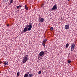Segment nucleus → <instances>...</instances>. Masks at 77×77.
<instances>
[{"label":"nucleus","mask_w":77,"mask_h":77,"mask_svg":"<svg viewBox=\"0 0 77 77\" xmlns=\"http://www.w3.org/2000/svg\"><path fill=\"white\" fill-rule=\"evenodd\" d=\"M28 58H29V56L28 55H26L24 56L23 59V63H26V62L27 61V60H28Z\"/></svg>","instance_id":"1"},{"label":"nucleus","mask_w":77,"mask_h":77,"mask_svg":"<svg viewBox=\"0 0 77 77\" xmlns=\"http://www.w3.org/2000/svg\"><path fill=\"white\" fill-rule=\"evenodd\" d=\"M47 42V39H45V40H43L42 43V45L45 48V43H46V42Z\"/></svg>","instance_id":"2"},{"label":"nucleus","mask_w":77,"mask_h":77,"mask_svg":"<svg viewBox=\"0 0 77 77\" xmlns=\"http://www.w3.org/2000/svg\"><path fill=\"white\" fill-rule=\"evenodd\" d=\"M57 9V5H55L52 8V10H56Z\"/></svg>","instance_id":"3"},{"label":"nucleus","mask_w":77,"mask_h":77,"mask_svg":"<svg viewBox=\"0 0 77 77\" xmlns=\"http://www.w3.org/2000/svg\"><path fill=\"white\" fill-rule=\"evenodd\" d=\"M27 29H28V25H27L24 29L23 32H26L27 31Z\"/></svg>","instance_id":"4"},{"label":"nucleus","mask_w":77,"mask_h":77,"mask_svg":"<svg viewBox=\"0 0 77 77\" xmlns=\"http://www.w3.org/2000/svg\"><path fill=\"white\" fill-rule=\"evenodd\" d=\"M28 27L29 28L28 29V30L30 31V30H31V29L32 28V25H28Z\"/></svg>","instance_id":"5"},{"label":"nucleus","mask_w":77,"mask_h":77,"mask_svg":"<svg viewBox=\"0 0 77 77\" xmlns=\"http://www.w3.org/2000/svg\"><path fill=\"white\" fill-rule=\"evenodd\" d=\"M44 54H45V53H44V52L43 51H42L39 53V55L40 56H43L44 55Z\"/></svg>","instance_id":"6"},{"label":"nucleus","mask_w":77,"mask_h":77,"mask_svg":"<svg viewBox=\"0 0 77 77\" xmlns=\"http://www.w3.org/2000/svg\"><path fill=\"white\" fill-rule=\"evenodd\" d=\"M69 26L68 25H66L65 26V29L66 30L69 29Z\"/></svg>","instance_id":"7"},{"label":"nucleus","mask_w":77,"mask_h":77,"mask_svg":"<svg viewBox=\"0 0 77 77\" xmlns=\"http://www.w3.org/2000/svg\"><path fill=\"white\" fill-rule=\"evenodd\" d=\"M29 74V72H26L24 75V77H28Z\"/></svg>","instance_id":"8"},{"label":"nucleus","mask_w":77,"mask_h":77,"mask_svg":"<svg viewBox=\"0 0 77 77\" xmlns=\"http://www.w3.org/2000/svg\"><path fill=\"white\" fill-rule=\"evenodd\" d=\"M39 20V22H40V21L41 23H43V21H44V19L43 18H41L40 19V20Z\"/></svg>","instance_id":"9"},{"label":"nucleus","mask_w":77,"mask_h":77,"mask_svg":"<svg viewBox=\"0 0 77 77\" xmlns=\"http://www.w3.org/2000/svg\"><path fill=\"white\" fill-rule=\"evenodd\" d=\"M4 63H3V64H4V65H8V62H6L5 61H4Z\"/></svg>","instance_id":"10"},{"label":"nucleus","mask_w":77,"mask_h":77,"mask_svg":"<svg viewBox=\"0 0 77 77\" xmlns=\"http://www.w3.org/2000/svg\"><path fill=\"white\" fill-rule=\"evenodd\" d=\"M25 9H26V10H28V7H27V5H26L25 6Z\"/></svg>","instance_id":"11"},{"label":"nucleus","mask_w":77,"mask_h":77,"mask_svg":"<svg viewBox=\"0 0 77 77\" xmlns=\"http://www.w3.org/2000/svg\"><path fill=\"white\" fill-rule=\"evenodd\" d=\"M75 48V47H71V51H74Z\"/></svg>","instance_id":"12"},{"label":"nucleus","mask_w":77,"mask_h":77,"mask_svg":"<svg viewBox=\"0 0 77 77\" xmlns=\"http://www.w3.org/2000/svg\"><path fill=\"white\" fill-rule=\"evenodd\" d=\"M33 75L31 73L30 74H29L28 76V77H32V76Z\"/></svg>","instance_id":"13"},{"label":"nucleus","mask_w":77,"mask_h":77,"mask_svg":"<svg viewBox=\"0 0 77 77\" xmlns=\"http://www.w3.org/2000/svg\"><path fill=\"white\" fill-rule=\"evenodd\" d=\"M75 47V44L74 43H72L71 44V47Z\"/></svg>","instance_id":"14"},{"label":"nucleus","mask_w":77,"mask_h":77,"mask_svg":"<svg viewBox=\"0 0 77 77\" xmlns=\"http://www.w3.org/2000/svg\"><path fill=\"white\" fill-rule=\"evenodd\" d=\"M14 3V0H10V4H11L12 3Z\"/></svg>","instance_id":"15"},{"label":"nucleus","mask_w":77,"mask_h":77,"mask_svg":"<svg viewBox=\"0 0 77 77\" xmlns=\"http://www.w3.org/2000/svg\"><path fill=\"white\" fill-rule=\"evenodd\" d=\"M68 46H69V44H68V43H67L66 45V48H68Z\"/></svg>","instance_id":"16"},{"label":"nucleus","mask_w":77,"mask_h":77,"mask_svg":"<svg viewBox=\"0 0 77 77\" xmlns=\"http://www.w3.org/2000/svg\"><path fill=\"white\" fill-rule=\"evenodd\" d=\"M50 30L51 31H52V30H53L54 29H53V27H52L51 28H50Z\"/></svg>","instance_id":"17"},{"label":"nucleus","mask_w":77,"mask_h":77,"mask_svg":"<svg viewBox=\"0 0 77 77\" xmlns=\"http://www.w3.org/2000/svg\"><path fill=\"white\" fill-rule=\"evenodd\" d=\"M17 75L19 76L20 75V72H18L17 73Z\"/></svg>","instance_id":"18"},{"label":"nucleus","mask_w":77,"mask_h":77,"mask_svg":"<svg viewBox=\"0 0 77 77\" xmlns=\"http://www.w3.org/2000/svg\"><path fill=\"white\" fill-rule=\"evenodd\" d=\"M68 63H70L71 62V61H70L69 60H68Z\"/></svg>","instance_id":"19"},{"label":"nucleus","mask_w":77,"mask_h":77,"mask_svg":"<svg viewBox=\"0 0 77 77\" xmlns=\"http://www.w3.org/2000/svg\"><path fill=\"white\" fill-rule=\"evenodd\" d=\"M38 74H41V71H40L38 72Z\"/></svg>","instance_id":"20"},{"label":"nucleus","mask_w":77,"mask_h":77,"mask_svg":"<svg viewBox=\"0 0 77 77\" xmlns=\"http://www.w3.org/2000/svg\"><path fill=\"white\" fill-rule=\"evenodd\" d=\"M29 25H32V23H29Z\"/></svg>","instance_id":"21"},{"label":"nucleus","mask_w":77,"mask_h":77,"mask_svg":"<svg viewBox=\"0 0 77 77\" xmlns=\"http://www.w3.org/2000/svg\"><path fill=\"white\" fill-rule=\"evenodd\" d=\"M19 8H21V7H22V6H21V5H19Z\"/></svg>","instance_id":"22"},{"label":"nucleus","mask_w":77,"mask_h":77,"mask_svg":"<svg viewBox=\"0 0 77 77\" xmlns=\"http://www.w3.org/2000/svg\"><path fill=\"white\" fill-rule=\"evenodd\" d=\"M9 0H5V2H8V1Z\"/></svg>","instance_id":"23"},{"label":"nucleus","mask_w":77,"mask_h":77,"mask_svg":"<svg viewBox=\"0 0 77 77\" xmlns=\"http://www.w3.org/2000/svg\"><path fill=\"white\" fill-rule=\"evenodd\" d=\"M19 6H17V9H19Z\"/></svg>","instance_id":"24"},{"label":"nucleus","mask_w":77,"mask_h":77,"mask_svg":"<svg viewBox=\"0 0 77 77\" xmlns=\"http://www.w3.org/2000/svg\"><path fill=\"white\" fill-rule=\"evenodd\" d=\"M2 63V61H0V63Z\"/></svg>","instance_id":"25"},{"label":"nucleus","mask_w":77,"mask_h":77,"mask_svg":"<svg viewBox=\"0 0 77 77\" xmlns=\"http://www.w3.org/2000/svg\"><path fill=\"white\" fill-rule=\"evenodd\" d=\"M7 26H8V27H9V25L8 24V25H7Z\"/></svg>","instance_id":"26"},{"label":"nucleus","mask_w":77,"mask_h":77,"mask_svg":"<svg viewBox=\"0 0 77 77\" xmlns=\"http://www.w3.org/2000/svg\"><path fill=\"white\" fill-rule=\"evenodd\" d=\"M69 54H68L69 55H70L71 54H70V53H69Z\"/></svg>","instance_id":"27"},{"label":"nucleus","mask_w":77,"mask_h":77,"mask_svg":"<svg viewBox=\"0 0 77 77\" xmlns=\"http://www.w3.org/2000/svg\"><path fill=\"white\" fill-rule=\"evenodd\" d=\"M24 31H23L22 33H24Z\"/></svg>","instance_id":"28"},{"label":"nucleus","mask_w":77,"mask_h":77,"mask_svg":"<svg viewBox=\"0 0 77 77\" xmlns=\"http://www.w3.org/2000/svg\"><path fill=\"white\" fill-rule=\"evenodd\" d=\"M45 52H47V51H45Z\"/></svg>","instance_id":"29"},{"label":"nucleus","mask_w":77,"mask_h":77,"mask_svg":"<svg viewBox=\"0 0 77 77\" xmlns=\"http://www.w3.org/2000/svg\"><path fill=\"white\" fill-rule=\"evenodd\" d=\"M70 0H67L68 1H69Z\"/></svg>","instance_id":"30"}]
</instances>
